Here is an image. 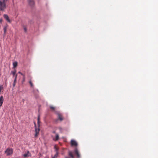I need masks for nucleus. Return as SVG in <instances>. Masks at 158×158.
<instances>
[{
    "label": "nucleus",
    "mask_w": 158,
    "mask_h": 158,
    "mask_svg": "<svg viewBox=\"0 0 158 158\" xmlns=\"http://www.w3.org/2000/svg\"><path fill=\"white\" fill-rule=\"evenodd\" d=\"M7 0H0V10L4 11L6 7Z\"/></svg>",
    "instance_id": "nucleus-1"
},
{
    "label": "nucleus",
    "mask_w": 158,
    "mask_h": 158,
    "mask_svg": "<svg viewBox=\"0 0 158 158\" xmlns=\"http://www.w3.org/2000/svg\"><path fill=\"white\" fill-rule=\"evenodd\" d=\"M13 152V150L11 148H8L5 151V153L6 154L7 156H9L11 155Z\"/></svg>",
    "instance_id": "nucleus-2"
},
{
    "label": "nucleus",
    "mask_w": 158,
    "mask_h": 158,
    "mask_svg": "<svg viewBox=\"0 0 158 158\" xmlns=\"http://www.w3.org/2000/svg\"><path fill=\"white\" fill-rule=\"evenodd\" d=\"M56 114L57 115L58 119L60 121H62L63 120L64 118L62 114L58 112H56Z\"/></svg>",
    "instance_id": "nucleus-3"
},
{
    "label": "nucleus",
    "mask_w": 158,
    "mask_h": 158,
    "mask_svg": "<svg viewBox=\"0 0 158 158\" xmlns=\"http://www.w3.org/2000/svg\"><path fill=\"white\" fill-rule=\"evenodd\" d=\"M35 123V137H36L38 136V135L39 134V132L40 131V129L39 127H38V128H37L36 126L35 123Z\"/></svg>",
    "instance_id": "nucleus-4"
},
{
    "label": "nucleus",
    "mask_w": 158,
    "mask_h": 158,
    "mask_svg": "<svg viewBox=\"0 0 158 158\" xmlns=\"http://www.w3.org/2000/svg\"><path fill=\"white\" fill-rule=\"evenodd\" d=\"M74 152L75 154L76 155L78 158L80 157V156L79 153V151L77 148H76L74 149Z\"/></svg>",
    "instance_id": "nucleus-5"
},
{
    "label": "nucleus",
    "mask_w": 158,
    "mask_h": 158,
    "mask_svg": "<svg viewBox=\"0 0 158 158\" xmlns=\"http://www.w3.org/2000/svg\"><path fill=\"white\" fill-rule=\"evenodd\" d=\"M71 145L72 146H77L78 144L77 142L73 139H72L71 141Z\"/></svg>",
    "instance_id": "nucleus-6"
},
{
    "label": "nucleus",
    "mask_w": 158,
    "mask_h": 158,
    "mask_svg": "<svg viewBox=\"0 0 158 158\" xmlns=\"http://www.w3.org/2000/svg\"><path fill=\"white\" fill-rule=\"evenodd\" d=\"M31 156V154L29 151H27V153L24 154L23 155V156L24 158Z\"/></svg>",
    "instance_id": "nucleus-7"
},
{
    "label": "nucleus",
    "mask_w": 158,
    "mask_h": 158,
    "mask_svg": "<svg viewBox=\"0 0 158 158\" xmlns=\"http://www.w3.org/2000/svg\"><path fill=\"white\" fill-rule=\"evenodd\" d=\"M4 17L5 19L9 22H10V19L9 17L6 14H4Z\"/></svg>",
    "instance_id": "nucleus-8"
},
{
    "label": "nucleus",
    "mask_w": 158,
    "mask_h": 158,
    "mask_svg": "<svg viewBox=\"0 0 158 158\" xmlns=\"http://www.w3.org/2000/svg\"><path fill=\"white\" fill-rule=\"evenodd\" d=\"M4 98L3 96H1L0 97V106H1L3 103Z\"/></svg>",
    "instance_id": "nucleus-9"
},
{
    "label": "nucleus",
    "mask_w": 158,
    "mask_h": 158,
    "mask_svg": "<svg viewBox=\"0 0 158 158\" xmlns=\"http://www.w3.org/2000/svg\"><path fill=\"white\" fill-rule=\"evenodd\" d=\"M29 5L31 6H33L34 4V2L33 0H28Z\"/></svg>",
    "instance_id": "nucleus-10"
},
{
    "label": "nucleus",
    "mask_w": 158,
    "mask_h": 158,
    "mask_svg": "<svg viewBox=\"0 0 158 158\" xmlns=\"http://www.w3.org/2000/svg\"><path fill=\"white\" fill-rule=\"evenodd\" d=\"M18 73H19L20 74H21V75H22L23 76V81H22V83H23L25 81V75L24 74H23L21 72H18Z\"/></svg>",
    "instance_id": "nucleus-11"
},
{
    "label": "nucleus",
    "mask_w": 158,
    "mask_h": 158,
    "mask_svg": "<svg viewBox=\"0 0 158 158\" xmlns=\"http://www.w3.org/2000/svg\"><path fill=\"white\" fill-rule=\"evenodd\" d=\"M29 83L31 87L32 88L34 87V85L33 84L32 81L31 79H30L29 81Z\"/></svg>",
    "instance_id": "nucleus-12"
},
{
    "label": "nucleus",
    "mask_w": 158,
    "mask_h": 158,
    "mask_svg": "<svg viewBox=\"0 0 158 158\" xmlns=\"http://www.w3.org/2000/svg\"><path fill=\"white\" fill-rule=\"evenodd\" d=\"M59 139V136L58 134H56V138L55 139L53 138V140L55 141Z\"/></svg>",
    "instance_id": "nucleus-13"
},
{
    "label": "nucleus",
    "mask_w": 158,
    "mask_h": 158,
    "mask_svg": "<svg viewBox=\"0 0 158 158\" xmlns=\"http://www.w3.org/2000/svg\"><path fill=\"white\" fill-rule=\"evenodd\" d=\"M17 62H14L13 63V66L14 68H15L17 65Z\"/></svg>",
    "instance_id": "nucleus-14"
},
{
    "label": "nucleus",
    "mask_w": 158,
    "mask_h": 158,
    "mask_svg": "<svg viewBox=\"0 0 158 158\" xmlns=\"http://www.w3.org/2000/svg\"><path fill=\"white\" fill-rule=\"evenodd\" d=\"M69 155L72 158H74V156L71 152H69Z\"/></svg>",
    "instance_id": "nucleus-15"
},
{
    "label": "nucleus",
    "mask_w": 158,
    "mask_h": 158,
    "mask_svg": "<svg viewBox=\"0 0 158 158\" xmlns=\"http://www.w3.org/2000/svg\"><path fill=\"white\" fill-rule=\"evenodd\" d=\"M7 28V27L5 26V27H4L3 28V30H4V35H5L6 34Z\"/></svg>",
    "instance_id": "nucleus-16"
},
{
    "label": "nucleus",
    "mask_w": 158,
    "mask_h": 158,
    "mask_svg": "<svg viewBox=\"0 0 158 158\" xmlns=\"http://www.w3.org/2000/svg\"><path fill=\"white\" fill-rule=\"evenodd\" d=\"M16 73V70H15L12 71L11 73L13 75V76H14L15 75Z\"/></svg>",
    "instance_id": "nucleus-17"
},
{
    "label": "nucleus",
    "mask_w": 158,
    "mask_h": 158,
    "mask_svg": "<svg viewBox=\"0 0 158 158\" xmlns=\"http://www.w3.org/2000/svg\"><path fill=\"white\" fill-rule=\"evenodd\" d=\"M16 80L15 79H14L13 84V86L15 87V85L16 84Z\"/></svg>",
    "instance_id": "nucleus-18"
},
{
    "label": "nucleus",
    "mask_w": 158,
    "mask_h": 158,
    "mask_svg": "<svg viewBox=\"0 0 158 158\" xmlns=\"http://www.w3.org/2000/svg\"><path fill=\"white\" fill-rule=\"evenodd\" d=\"M50 108L52 111H54L55 110V107L52 106H50Z\"/></svg>",
    "instance_id": "nucleus-19"
},
{
    "label": "nucleus",
    "mask_w": 158,
    "mask_h": 158,
    "mask_svg": "<svg viewBox=\"0 0 158 158\" xmlns=\"http://www.w3.org/2000/svg\"><path fill=\"white\" fill-rule=\"evenodd\" d=\"M54 148L55 149V150L56 152H58V148L55 145L54 146Z\"/></svg>",
    "instance_id": "nucleus-20"
},
{
    "label": "nucleus",
    "mask_w": 158,
    "mask_h": 158,
    "mask_svg": "<svg viewBox=\"0 0 158 158\" xmlns=\"http://www.w3.org/2000/svg\"><path fill=\"white\" fill-rule=\"evenodd\" d=\"M58 155V152H57L56 153V154L52 158H56L57 157V155Z\"/></svg>",
    "instance_id": "nucleus-21"
},
{
    "label": "nucleus",
    "mask_w": 158,
    "mask_h": 158,
    "mask_svg": "<svg viewBox=\"0 0 158 158\" xmlns=\"http://www.w3.org/2000/svg\"><path fill=\"white\" fill-rule=\"evenodd\" d=\"M24 30L25 32H26L27 31V29L25 27H24Z\"/></svg>",
    "instance_id": "nucleus-22"
},
{
    "label": "nucleus",
    "mask_w": 158,
    "mask_h": 158,
    "mask_svg": "<svg viewBox=\"0 0 158 158\" xmlns=\"http://www.w3.org/2000/svg\"><path fill=\"white\" fill-rule=\"evenodd\" d=\"M17 74H16L15 75V79L16 80H17Z\"/></svg>",
    "instance_id": "nucleus-23"
},
{
    "label": "nucleus",
    "mask_w": 158,
    "mask_h": 158,
    "mask_svg": "<svg viewBox=\"0 0 158 158\" xmlns=\"http://www.w3.org/2000/svg\"><path fill=\"white\" fill-rule=\"evenodd\" d=\"M40 120H38L37 123L38 124L39 127V126H40Z\"/></svg>",
    "instance_id": "nucleus-24"
},
{
    "label": "nucleus",
    "mask_w": 158,
    "mask_h": 158,
    "mask_svg": "<svg viewBox=\"0 0 158 158\" xmlns=\"http://www.w3.org/2000/svg\"><path fill=\"white\" fill-rule=\"evenodd\" d=\"M37 120H40V116H38L37 118Z\"/></svg>",
    "instance_id": "nucleus-25"
},
{
    "label": "nucleus",
    "mask_w": 158,
    "mask_h": 158,
    "mask_svg": "<svg viewBox=\"0 0 158 158\" xmlns=\"http://www.w3.org/2000/svg\"><path fill=\"white\" fill-rule=\"evenodd\" d=\"M2 19H0V22H1V23H2Z\"/></svg>",
    "instance_id": "nucleus-26"
},
{
    "label": "nucleus",
    "mask_w": 158,
    "mask_h": 158,
    "mask_svg": "<svg viewBox=\"0 0 158 158\" xmlns=\"http://www.w3.org/2000/svg\"><path fill=\"white\" fill-rule=\"evenodd\" d=\"M53 133H55V131H53Z\"/></svg>",
    "instance_id": "nucleus-27"
}]
</instances>
